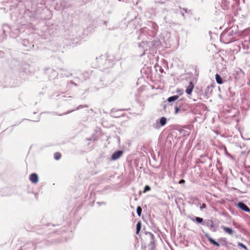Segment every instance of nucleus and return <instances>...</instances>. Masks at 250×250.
Wrapping results in <instances>:
<instances>
[{
    "mask_svg": "<svg viewBox=\"0 0 250 250\" xmlns=\"http://www.w3.org/2000/svg\"><path fill=\"white\" fill-rule=\"evenodd\" d=\"M123 152L121 150L117 151L114 152L111 156V159L115 160L119 159L123 154Z\"/></svg>",
    "mask_w": 250,
    "mask_h": 250,
    "instance_id": "f257e3e1",
    "label": "nucleus"
},
{
    "mask_svg": "<svg viewBox=\"0 0 250 250\" xmlns=\"http://www.w3.org/2000/svg\"><path fill=\"white\" fill-rule=\"evenodd\" d=\"M29 179L31 182L34 184L37 183L39 181L38 176L36 173L31 174L30 176Z\"/></svg>",
    "mask_w": 250,
    "mask_h": 250,
    "instance_id": "f03ea898",
    "label": "nucleus"
},
{
    "mask_svg": "<svg viewBox=\"0 0 250 250\" xmlns=\"http://www.w3.org/2000/svg\"><path fill=\"white\" fill-rule=\"evenodd\" d=\"M238 207L240 208H241L242 210H244V211H245L246 212H250V209L248 207V206L246 204H245L244 203H243L242 202H239L238 204Z\"/></svg>",
    "mask_w": 250,
    "mask_h": 250,
    "instance_id": "7ed1b4c3",
    "label": "nucleus"
},
{
    "mask_svg": "<svg viewBox=\"0 0 250 250\" xmlns=\"http://www.w3.org/2000/svg\"><path fill=\"white\" fill-rule=\"evenodd\" d=\"M221 228H222L225 232L228 233L229 235H232L234 232V230L232 228L225 226H222Z\"/></svg>",
    "mask_w": 250,
    "mask_h": 250,
    "instance_id": "20e7f679",
    "label": "nucleus"
},
{
    "mask_svg": "<svg viewBox=\"0 0 250 250\" xmlns=\"http://www.w3.org/2000/svg\"><path fill=\"white\" fill-rule=\"evenodd\" d=\"M194 88V84L192 82H190L189 85L186 89V92L188 95H191L193 89Z\"/></svg>",
    "mask_w": 250,
    "mask_h": 250,
    "instance_id": "39448f33",
    "label": "nucleus"
},
{
    "mask_svg": "<svg viewBox=\"0 0 250 250\" xmlns=\"http://www.w3.org/2000/svg\"><path fill=\"white\" fill-rule=\"evenodd\" d=\"M207 237H208V241L211 244H213L214 245H215V246H216L217 247H219L220 246V245H219V244L218 243L216 242L214 240H213L212 238L209 237L208 235H207Z\"/></svg>",
    "mask_w": 250,
    "mask_h": 250,
    "instance_id": "423d86ee",
    "label": "nucleus"
},
{
    "mask_svg": "<svg viewBox=\"0 0 250 250\" xmlns=\"http://www.w3.org/2000/svg\"><path fill=\"white\" fill-rule=\"evenodd\" d=\"M215 79H216V82L218 84H222V83H223L222 79V78L221 77V76L219 74H216L215 75Z\"/></svg>",
    "mask_w": 250,
    "mask_h": 250,
    "instance_id": "0eeeda50",
    "label": "nucleus"
},
{
    "mask_svg": "<svg viewBox=\"0 0 250 250\" xmlns=\"http://www.w3.org/2000/svg\"><path fill=\"white\" fill-rule=\"evenodd\" d=\"M142 224L141 221H139L137 224L136 226V233L138 234L141 229Z\"/></svg>",
    "mask_w": 250,
    "mask_h": 250,
    "instance_id": "6e6552de",
    "label": "nucleus"
},
{
    "mask_svg": "<svg viewBox=\"0 0 250 250\" xmlns=\"http://www.w3.org/2000/svg\"><path fill=\"white\" fill-rule=\"evenodd\" d=\"M160 124L162 126H164L166 124L167 118L165 117H163L160 119Z\"/></svg>",
    "mask_w": 250,
    "mask_h": 250,
    "instance_id": "1a4fd4ad",
    "label": "nucleus"
},
{
    "mask_svg": "<svg viewBox=\"0 0 250 250\" xmlns=\"http://www.w3.org/2000/svg\"><path fill=\"white\" fill-rule=\"evenodd\" d=\"M178 98H179V96H177V95L171 96L168 98L167 101L169 102H173V101H174L177 100Z\"/></svg>",
    "mask_w": 250,
    "mask_h": 250,
    "instance_id": "9d476101",
    "label": "nucleus"
},
{
    "mask_svg": "<svg viewBox=\"0 0 250 250\" xmlns=\"http://www.w3.org/2000/svg\"><path fill=\"white\" fill-rule=\"evenodd\" d=\"M150 245L151 246V248L152 249L155 247L154 236V235L152 234H151V239Z\"/></svg>",
    "mask_w": 250,
    "mask_h": 250,
    "instance_id": "9b49d317",
    "label": "nucleus"
},
{
    "mask_svg": "<svg viewBox=\"0 0 250 250\" xmlns=\"http://www.w3.org/2000/svg\"><path fill=\"white\" fill-rule=\"evenodd\" d=\"M61 154L59 152H56L54 153V158L58 160L59 159H60L61 157Z\"/></svg>",
    "mask_w": 250,
    "mask_h": 250,
    "instance_id": "f8f14e48",
    "label": "nucleus"
},
{
    "mask_svg": "<svg viewBox=\"0 0 250 250\" xmlns=\"http://www.w3.org/2000/svg\"><path fill=\"white\" fill-rule=\"evenodd\" d=\"M142 208L140 206H138L137 208V213L139 216H140L142 213Z\"/></svg>",
    "mask_w": 250,
    "mask_h": 250,
    "instance_id": "ddd939ff",
    "label": "nucleus"
},
{
    "mask_svg": "<svg viewBox=\"0 0 250 250\" xmlns=\"http://www.w3.org/2000/svg\"><path fill=\"white\" fill-rule=\"evenodd\" d=\"M195 220L199 223H201L203 221V218L199 217H196L195 218Z\"/></svg>",
    "mask_w": 250,
    "mask_h": 250,
    "instance_id": "4468645a",
    "label": "nucleus"
},
{
    "mask_svg": "<svg viewBox=\"0 0 250 250\" xmlns=\"http://www.w3.org/2000/svg\"><path fill=\"white\" fill-rule=\"evenodd\" d=\"M238 245L239 246L242 247V248H243V249H244L245 250H247V247L245 245L242 244V243L239 242L238 243Z\"/></svg>",
    "mask_w": 250,
    "mask_h": 250,
    "instance_id": "2eb2a0df",
    "label": "nucleus"
},
{
    "mask_svg": "<svg viewBox=\"0 0 250 250\" xmlns=\"http://www.w3.org/2000/svg\"><path fill=\"white\" fill-rule=\"evenodd\" d=\"M150 188L148 186H146L144 188V192H146L147 191H149L150 190Z\"/></svg>",
    "mask_w": 250,
    "mask_h": 250,
    "instance_id": "dca6fc26",
    "label": "nucleus"
},
{
    "mask_svg": "<svg viewBox=\"0 0 250 250\" xmlns=\"http://www.w3.org/2000/svg\"><path fill=\"white\" fill-rule=\"evenodd\" d=\"M206 208V205L205 203H203L202 205L200 206V209L205 208Z\"/></svg>",
    "mask_w": 250,
    "mask_h": 250,
    "instance_id": "f3484780",
    "label": "nucleus"
},
{
    "mask_svg": "<svg viewBox=\"0 0 250 250\" xmlns=\"http://www.w3.org/2000/svg\"><path fill=\"white\" fill-rule=\"evenodd\" d=\"M179 111V107H175V113L176 114H177V113H178Z\"/></svg>",
    "mask_w": 250,
    "mask_h": 250,
    "instance_id": "a211bd4d",
    "label": "nucleus"
},
{
    "mask_svg": "<svg viewBox=\"0 0 250 250\" xmlns=\"http://www.w3.org/2000/svg\"><path fill=\"white\" fill-rule=\"evenodd\" d=\"M185 183V181L184 180V179H182L179 182V184H184Z\"/></svg>",
    "mask_w": 250,
    "mask_h": 250,
    "instance_id": "6ab92c4d",
    "label": "nucleus"
},
{
    "mask_svg": "<svg viewBox=\"0 0 250 250\" xmlns=\"http://www.w3.org/2000/svg\"><path fill=\"white\" fill-rule=\"evenodd\" d=\"M213 227V224H212V225L210 226V227L211 228V227Z\"/></svg>",
    "mask_w": 250,
    "mask_h": 250,
    "instance_id": "aec40b11",
    "label": "nucleus"
}]
</instances>
